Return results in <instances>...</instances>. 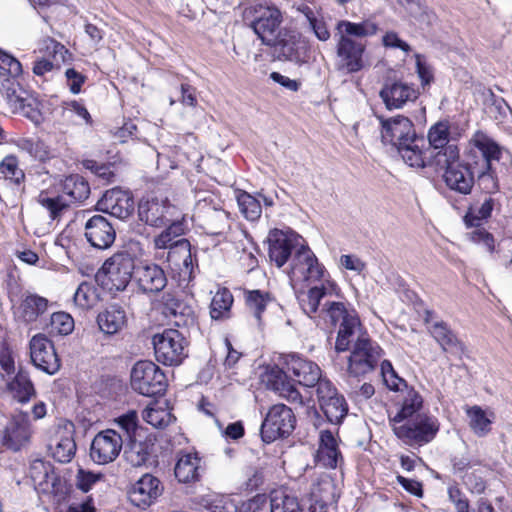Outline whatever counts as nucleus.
<instances>
[{"label": "nucleus", "instance_id": "20", "mask_svg": "<svg viewBox=\"0 0 512 512\" xmlns=\"http://www.w3.org/2000/svg\"><path fill=\"white\" fill-rule=\"evenodd\" d=\"M96 209L113 217L126 219L134 210V200L129 192L113 188L107 190L98 200Z\"/></svg>", "mask_w": 512, "mask_h": 512}, {"label": "nucleus", "instance_id": "43", "mask_svg": "<svg viewBox=\"0 0 512 512\" xmlns=\"http://www.w3.org/2000/svg\"><path fill=\"white\" fill-rule=\"evenodd\" d=\"M233 304V296L227 289H219L210 304V315L214 320L225 319L229 316Z\"/></svg>", "mask_w": 512, "mask_h": 512}, {"label": "nucleus", "instance_id": "34", "mask_svg": "<svg viewBox=\"0 0 512 512\" xmlns=\"http://www.w3.org/2000/svg\"><path fill=\"white\" fill-rule=\"evenodd\" d=\"M202 471V460L197 452L181 453L174 469L175 477L182 483L198 480Z\"/></svg>", "mask_w": 512, "mask_h": 512}, {"label": "nucleus", "instance_id": "16", "mask_svg": "<svg viewBox=\"0 0 512 512\" xmlns=\"http://www.w3.org/2000/svg\"><path fill=\"white\" fill-rule=\"evenodd\" d=\"M135 263L133 256L127 251H120L108 258L102 271L107 278L106 285L110 290L122 291L129 284L132 275H135Z\"/></svg>", "mask_w": 512, "mask_h": 512}, {"label": "nucleus", "instance_id": "63", "mask_svg": "<svg viewBox=\"0 0 512 512\" xmlns=\"http://www.w3.org/2000/svg\"><path fill=\"white\" fill-rule=\"evenodd\" d=\"M470 239L476 244L483 245L489 252L494 251V238L485 229L476 228L470 233Z\"/></svg>", "mask_w": 512, "mask_h": 512}, {"label": "nucleus", "instance_id": "50", "mask_svg": "<svg viewBox=\"0 0 512 512\" xmlns=\"http://www.w3.org/2000/svg\"><path fill=\"white\" fill-rule=\"evenodd\" d=\"M494 208V200L491 197L485 199L481 206L470 207L464 217L467 226H479L482 220L491 216Z\"/></svg>", "mask_w": 512, "mask_h": 512}, {"label": "nucleus", "instance_id": "53", "mask_svg": "<svg viewBox=\"0 0 512 512\" xmlns=\"http://www.w3.org/2000/svg\"><path fill=\"white\" fill-rule=\"evenodd\" d=\"M0 173L6 178L13 181L16 184H20L25 174L21 168H19V161L14 155H7L0 163Z\"/></svg>", "mask_w": 512, "mask_h": 512}, {"label": "nucleus", "instance_id": "1", "mask_svg": "<svg viewBox=\"0 0 512 512\" xmlns=\"http://www.w3.org/2000/svg\"><path fill=\"white\" fill-rule=\"evenodd\" d=\"M320 315L331 325H338L335 349L337 352L351 350L347 372L359 377L371 372L377 365L381 348L363 330L360 319L353 308L343 302L327 300Z\"/></svg>", "mask_w": 512, "mask_h": 512}, {"label": "nucleus", "instance_id": "44", "mask_svg": "<svg viewBox=\"0 0 512 512\" xmlns=\"http://www.w3.org/2000/svg\"><path fill=\"white\" fill-rule=\"evenodd\" d=\"M270 512H303L298 499L283 490H275L270 496Z\"/></svg>", "mask_w": 512, "mask_h": 512}, {"label": "nucleus", "instance_id": "52", "mask_svg": "<svg viewBox=\"0 0 512 512\" xmlns=\"http://www.w3.org/2000/svg\"><path fill=\"white\" fill-rule=\"evenodd\" d=\"M42 50L45 55L52 58V62L58 67L71 59V54L65 46L52 38L43 40Z\"/></svg>", "mask_w": 512, "mask_h": 512}, {"label": "nucleus", "instance_id": "29", "mask_svg": "<svg viewBox=\"0 0 512 512\" xmlns=\"http://www.w3.org/2000/svg\"><path fill=\"white\" fill-rule=\"evenodd\" d=\"M278 59L288 60L298 64L308 61V49L306 45L297 39L296 35L284 32L277 37V43L272 44Z\"/></svg>", "mask_w": 512, "mask_h": 512}, {"label": "nucleus", "instance_id": "42", "mask_svg": "<svg viewBox=\"0 0 512 512\" xmlns=\"http://www.w3.org/2000/svg\"><path fill=\"white\" fill-rule=\"evenodd\" d=\"M245 304L250 313L253 314L257 323H261V314L267 306L272 302L269 293L260 290L245 291Z\"/></svg>", "mask_w": 512, "mask_h": 512}, {"label": "nucleus", "instance_id": "41", "mask_svg": "<svg viewBox=\"0 0 512 512\" xmlns=\"http://www.w3.org/2000/svg\"><path fill=\"white\" fill-rule=\"evenodd\" d=\"M469 418V426L475 435L484 437L491 431L492 419L480 406H472L466 409Z\"/></svg>", "mask_w": 512, "mask_h": 512}, {"label": "nucleus", "instance_id": "45", "mask_svg": "<svg viewBox=\"0 0 512 512\" xmlns=\"http://www.w3.org/2000/svg\"><path fill=\"white\" fill-rule=\"evenodd\" d=\"M98 301V289L92 282H82L74 293V303L82 310L93 308Z\"/></svg>", "mask_w": 512, "mask_h": 512}, {"label": "nucleus", "instance_id": "46", "mask_svg": "<svg viewBox=\"0 0 512 512\" xmlns=\"http://www.w3.org/2000/svg\"><path fill=\"white\" fill-rule=\"evenodd\" d=\"M321 410L332 424H339L347 415L348 406L342 395H338L330 401H326L320 405Z\"/></svg>", "mask_w": 512, "mask_h": 512}, {"label": "nucleus", "instance_id": "55", "mask_svg": "<svg viewBox=\"0 0 512 512\" xmlns=\"http://www.w3.org/2000/svg\"><path fill=\"white\" fill-rule=\"evenodd\" d=\"M124 457L133 467H140L148 460L149 453L145 444L133 442L125 449Z\"/></svg>", "mask_w": 512, "mask_h": 512}, {"label": "nucleus", "instance_id": "33", "mask_svg": "<svg viewBox=\"0 0 512 512\" xmlns=\"http://www.w3.org/2000/svg\"><path fill=\"white\" fill-rule=\"evenodd\" d=\"M48 308V300L37 294H24L16 308V317L24 323L35 322Z\"/></svg>", "mask_w": 512, "mask_h": 512}, {"label": "nucleus", "instance_id": "14", "mask_svg": "<svg viewBox=\"0 0 512 512\" xmlns=\"http://www.w3.org/2000/svg\"><path fill=\"white\" fill-rule=\"evenodd\" d=\"M295 416L291 408L284 404H276L268 410L260 429L265 443L289 436L295 428Z\"/></svg>", "mask_w": 512, "mask_h": 512}, {"label": "nucleus", "instance_id": "3", "mask_svg": "<svg viewBox=\"0 0 512 512\" xmlns=\"http://www.w3.org/2000/svg\"><path fill=\"white\" fill-rule=\"evenodd\" d=\"M377 32V25L365 20L354 23L341 20L337 23L335 37L337 62L336 68L344 73H356L365 67L364 53L366 44L357 41L353 37L364 38Z\"/></svg>", "mask_w": 512, "mask_h": 512}, {"label": "nucleus", "instance_id": "25", "mask_svg": "<svg viewBox=\"0 0 512 512\" xmlns=\"http://www.w3.org/2000/svg\"><path fill=\"white\" fill-rule=\"evenodd\" d=\"M426 413L427 412L424 411V400L420 393L413 387L406 388V390L399 395L396 413L389 414V424L391 426L393 423H396V421L402 422Z\"/></svg>", "mask_w": 512, "mask_h": 512}, {"label": "nucleus", "instance_id": "36", "mask_svg": "<svg viewBox=\"0 0 512 512\" xmlns=\"http://www.w3.org/2000/svg\"><path fill=\"white\" fill-rule=\"evenodd\" d=\"M127 322L126 312L119 305H110L97 316V323L102 332L108 335L118 333Z\"/></svg>", "mask_w": 512, "mask_h": 512}, {"label": "nucleus", "instance_id": "21", "mask_svg": "<svg viewBox=\"0 0 512 512\" xmlns=\"http://www.w3.org/2000/svg\"><path fill=\"white\" fill-rule=\"evenodd\" d=\"M31 435L32 426L28 414L19 412L8 422L1 442L8 449L18 451L30 441Z\"/></svg>", "mask_w": 512, "mask_h": 512}, {"label": "nucleus", "instance_id": "12", "mask_svg": "<svg viewBox=\"0 0 512 512\" xmlns=\"http://www.w3.org/2000/svg\"><path fill=\"white\" fill-rule=\"evenodd\" d=\"M17 77L0 73V93L6 100L11 112L22 113L32 121H38L40 113L37 102L20 86Z\"/></svg>", "mask_w": 512, "mask_h": 512}, {"label": "nucleus", "instance_id": "13", "mask_svg": "<svg viewBox=\"0 0 512 512\" xmlns=\"http://www.w3.org/2000/svg\"><path fill=\"white\" fill-rule=\"evenodd\" d=\"M138 216L142 222L156 228L164 227L181 217L178 208L162 195L143 197L138 204Z\"/></svg>", "mask_w": 512, "mask_h": 512}, {"label": "nucleus", "instance_id": "31", "mask_svg": "<svg viewBox=\"0 0 512 512\" xmlns=\"http://www.w3.org/2000/svg\"><path fill=\"white\" fill-rule=\"evenodd\" d=\"M166 312L173 317L174 325L180 328H190L196 325V314L192 306L171 294L164 295Z\"/></svg>", "mask_w": 512, "mask_h": 512}, {"label": "nucleus", "instance_id": "58", "mask_svg": "<svg viewBox=\"0 0 512 512\" xmlns=\"http://www.w3.org/2000/svg\"><path fill=\"white\" fill-rule=\"evenodd\" d=\"M103 478L104 475L102 473H96L79 468L76 474V487L83 492H88Z\"/></svg>", "mask_w": 512, "mask_h": 512}, {"label": "nucleus", "instance_id": "11", "mask_svg": "<svg viewBox=\"0 0 512 512\" xmlns=\"http://www.w3.org/2000/svg\"><path fill=\"white\" fill-rule=\"evenodd\" d=\"M253 19L250 27L265 45L277 43V37L281 36V23L283 21L280 10L275 6L257 4L251 6L247 12Z\"/></svg>", "mask_w": 512, "mask_h": 512}, {"label": "nucleus", "instance_id": "54", "mask_svg": "<svg viewBox=\"0 0 512 512\" xmlns=\"http://www.w3.org/2000/svg\"><path fill=\"white\" fill-rule=\"evenodd\" d=\"M381 373L384 383L390 390L398 391L401 394L406 388H409L405 380L397 375L389 361L385 360L381 363Z\"/></svg>", "mask_w": 512, "mask_h": 512}, {"label": "nucleus", "instance_id": "40", "mask_svg": "<svg viewBox=\"0 0 512 512\" xmlns=\"http://www.w3.org/2000/svg\"><path fill=\"white\" fill-rule=\"evenodd\" d=\"M63 194L70 198V201L81 202L88 198L90 187L87 181L79 175L68 176L62 185Z\"/></svg>", "mask_w": 512, "mask_h": 512}, {"label": "nucleus", "instance_id": "23", "mask_svg": "<svg viewBox=\"0 0 512 512\" xmlns=\"http://www.w3.org/2000/svg\"><path fill=\"white\" fill-rule=\"evenodd\" d=\"M167 262L171 270L177 273L182 281L189 282L193 274V258L191 245L187 239H180L167 253Z\"/></svg>", "mask_w": 512, "mask_h": 512}, {"label": "nucleus", "instance_id": "61", "mask_svg": "<svg viewBox=\"0 0 512 512\" xmlns=\"http://www.w3.org/2000/svg\"><path fill=\"white\" fill-rule=\"evenodd\" d=\"M315 385H317L316 392L319 405L339 395L337 389L326 378L320 377Z\"/></svg>", "mask_w": 512, "mask_h": 512}, {"label": "nucleus", "instance_id": "30", "mask_svg": "<svg viewBox=\"0 0 512 512\" xmlns=\"http://www.w3.org/2000/svg\"><path fill=\"white\" fill-rule=\"evenodd\" d=\"M135 279L140 289L145 293H158L167 284L163 269L156 264H140L137 266Z\"/></svg>", "mask_w": 512, "mask_h": 512}, {"label": "nucleus", "instance_id": "62", "mask_svg": "<svg viewBox=\"0 0 512 512\" xmlns=\"http://www.w3.org/2000/svg\"><path fill=\"white\" fill-rule=\"evenodd\" d=\"M448 496L455 505L456 512H469V502L457 486H449Z\"/></svg>", "mask_w": 512, "mask_h": 512}, {"label": "nucleus", "instance_id": "19", "mask_svg": "<svg viewBox=\"0 0 512 512\" xmlns=\"http://www.w3.org/2000/svg\"><path fill=\"white\" fill-rule=\"evenodd\" d=\"M301 237L292 231L273 229L267 237L268 256L271 262L280 268L291 256V252L299 245Z\"/></svg>", "mask_w": 512, "mask_h": 512}, {"label": "nucleus", "instance_id": "49", "mask_svg": "<svg viewBox=\"0 0 512 512\" xmlns=\"http://www.w3.org/2000/svg\"><path fill=\"white\" fill-rule=\"evenodd\" d=\"M431 334L444 351L453 350L460 344L454 333L442 322L432 326Z\"/></svg>", "mask_w": 512, "mask_h": 512}, {"label": "nucleus", "instance_id": "26", "mask_svg": "<svg viewBox=\"0 0 512 512\" xmlns=\"http://www.w3.org/2000/svg\"><path fill=\"white\" fill-rule=\"evenodd\" d=\"M85 237L93 247L106 249L115 241L116 232L105 217L94 215L85 224Z\"/></svg>", "mask_w": 512, "mask_h": 512}, {"label": "nucleus", "instance_id": "8", "mask_svg": "<svg viewBox=\"0 0 512 512\" xmlns=\"http://www.w3.org/2000/svg\"><path fill=\"white\" fill-rule=\"evenodd\" d=\"M461 136L459 128L449 121H438L433 124L427 133L429 145L425 147L424 141L421 145V158L423 166L430 167L436 164L439 155H442L450 147H458L455 143Z\"/></svg>", "mask_w": 512, "mask_h": 512}, {"label": "nucleus", "instance_id": "18", "mask_svg": "<svg viewBox=\"0 0 512 512\" xmlns=\"http://www.w3.org/2000/svg\"><path fill=\"white\" fill-rule=\"evenodd\" d=\"M123 445L120 434L112 429L99 432L90 447L91 459L100 465L113 462L119 455Z\"/></svg>", "mask_w": 512, "mask_h": 512}, {"label": "nucleus", "instance_id": "48", "mask_svg": "<svg viewBox=\"0 0 512 512\" xmlns=\"http://www.w3.org/2000/svg\"><path fill=\"white\" fill-rule=\"evenodd\" d=\"M237 203L243 216L250 220H257L261 216V205L260 202L247 192H238Z\"/></svg>", "mask_w": 512, "mask_h": 512}, {"label": "nucleus", "instance_id": "6", "mask_svg": "<svg viewBox=\"0 0 512 512\" xmlns=\"http://www.w3.org/2000/svg\"><path fill=\"white\" fill-rule=\"evenodd\" d=\"M193 221L206 234L222 235L230 228V214L213 194L199 196L194 207Z\"/></svg>", "mask_w": 512, "mask_h": 512}, {"label": "nucleus", "instance_id": "35", "mask_svg": "<svg viewBox=\"0 0 512 512\" xmlns=\"http://www.w3.org/2000/svg\"><path fill=\"white\" fill-rule=\"evenodd\" d=\"M267 386L289 402L302 404L301 394L280 369L274 368L270 371Z\"/></svg>", "mask_w": 512, "mask_h": 512}, {"label": "nucleus", "instance_id": "64", "mask_svg": "<svg viewBox=\"0 0 512 512\" xmlns=\"http://www.w3.org/2000/svg\"><path fill=\"white\" fill-rule=\"evenodd\" d=\"M470 239L476 244L483 245L489 252L494 251V238L485 229L476 228L470 233Z\"/></svg>", "mask_w": 512, "mask_h": 512}, {"label": "nucleus", "instance_id": "28", "mask_svg": "<svg viewBox=\"0 0 512 512\" xmlns=\"http://www.w3.org/2000/svg\"><path fill=\"white\" fill-rule=\"evenodd\" d=\"M315 460L325 468L335 469L342 466L343 456L339 449L338 439L331 431H320Z\"/></svg>", "mask_w": 512, "mask_h": 512}, {"label": "nucleus", "instance_id": "5", "mask_svg": "<svg viewBox=\"0 0 512 512\" xmlns=\"http://www.w3.org/2000/svg\"><path fill=\"white\" fill-rule=\"evenodd\" d=\"M435 171H444L446 186L459 194H470L474 186V172L469 164L460 161L459 147H450L438 156L436 164L430 166Z\"/></svg>", "mask_w": 512, "mask_h": 512}, {"label": "nucleus", "instance_id": "9", "mask_svg": "<svg viewBox=\"0 0 512 512\" xmlns=\"http://www.w3.org/2000/svg\"><path fill=\"white\" fill-rule=\"evenodd\" d=\"M130 381L134 391L148 397L163 394L167 387L164 372L149 360H141L134 364L131 369Z\"/></svg>", "mask_w": 512, "mask_h": 512}, {"label": "nucleus", "instance_id": "60", "mask_svg": "<svg viewBox=\"0 0 512 512\" xmlns=\"http://www.w3.org/2000/svg\"><path fill=\"white\" fill-rule=\"evenodd\" d=\"M119 427L126 433L128 438H132L138 427V416L136 411L131 410L121 415L116 420Z\"/></svg>", "mask_w": 512, "mask_h": 512}, {"label": "nucleus", "instance_id": "7", "mask_svg": "<svg viewBox=\"0 0 512 512\" xmlns=\"http://www.w3.org/2000/svg\"><path fill=\"white\" fill-rule=\"evenodd\" d=\"M394 435L412 448L422 447L433 441L439 432L438 419L426 413L391 425Z\"/></svg>", "mask_w": 512, "mask_h": 512}, {"label": "nucleus", "instance_id": "56", "mask_svg": "<svg viewBox=\"0 0 512 512\" xmlns=\"http://www.w3.org/2000/svg\"><path fill=\"white\" fill-rule=\"evenodd\" d=\"M50 327L52 333L68 335L74 329V320L66 312H55L51 315Z\"/></svg>", "mask_w": 512, "mask_h": 512}, {"label": "nucleus", "instance_id": "4", "mask_svg": "<svg viewBox=\"0 0 512 512\" xmlns=\"http://www.w3.org/2000/svg\"><path fill=\"white\" fill-rule=\"evenodd\" d=\"M378 118L381 123L382 141L397 147L403 161L410 167H422L420 143L423 139L417 137L412 121L401 115L389 119Z\"/></svg>", "mask_w": 512, "mask_h": 512}, {"label": "nucleus", "instance_id": "2", "mask_svg": "<svg viewBox=\"0 0 512 512\" xmlns=\"http://www.w3.org/2000/svg\"><path fill=\"white\" fill-rule=\"evenodd\" d=\"M289 278L293 287L307 282L315 284L305 292L298 293L303 311L310 317L316 313L320 302L337 293L336 283L326 277V271L308 246L300 245L292 258Z\"/></svg>", "mask_w": 512, "mask_h": 512}, {"label": "nucleus", "instance_id": "39", "mask_svg": "<svg viewBox=\"0 0 512 512\" xmlns=\"http://www.w3.org/2000/svg\"><path fill=\"white\" fill-rule=\"evenodd\" d=\"M166 226L167 228L154 238L153 243L156 249H168L170 251L174 244L182 239L184 226L180 218L174 219Z\"/></svg>", "mask_w": 512, "mask_h": 512}, {"label": "nucleus", "instance_id": "32", "mask_svg": "<svg viewBox=\"0 0 512 512\" xmlns=\"http://www.w3.org/2000/svg\"><path fill=\"white\" fill-rule=\"evenodd\" d=\"M294 7L306 19L309 28L313 31L318 40L327 41L330 38V32L320 7L303 1L296 2Z\"/></svg>", "mask_w": 512, "mask_h": 512}, {"label": "nucleus", "instance_id": "24", "mask_svg": "<svg viewBox=\"0 0 512 512\" xmlns=\"http://www.w3.org/2000/svg\"><path fill=\"white\" fill-rule=\"evenodd\" d=\"M419 96L413 84L401 80L385 84L380 91L385 106L389 109H400L408 102H414Z\"/></svg>", "mask_w": 512, "mask_h": 512}, {"label": "nucleus", "instance_id": "37", "mask_svg": "<svg viewBox=\"0 0 512 512\" xmlns=\"http://www.w3.org/2000/svg\"><path fill=\"white\" fill-rule=\"evenodd\" d=\"M49 450L52 457L60 463H68L76 452V443L71 431H59L51 444Z\"/></svg>", "mask_w": 512, "mask_h": 512}, {"label": "nucleus", "instance_id": "59", "mask_svg": "<svg viewBox=\"0 0 512 512\" xmlns=\"http://www.w3.org/2000/svg\"><path fill=\"white\" fill-rule=\"evenodd\" d=\"M0 69L6 71V75L18 77L22 74L21 63L11 54L0 49Z\"/></svg>", "mask_w": 512, "mask_h": 512}, {"label": "nucleus", "instance_id": "51", "mask_svg": "<svg viewBox=\"0 0 512 512\" xmlns=\"http://www.w3.org/2000/svg\"><path fill=\"white\" fill-rule=\"evenodd\" d=\"M142 417L145 422L155 428H165L173 419L171 413L167 409L158 406L147 407L143 411Z\"/></svg>", "mask_w": 512, "mask_h": 512}, {"label": "nucleus", "instance_id": "47", "mask_svg": "<svg viewBox=\"0 0 512 512\" xmlns=\"http://www.w3.org/2000/svg\"><path fill=\"white\" fill-rule=\"evenodd\" d=\"M312 500L321 508L335 501L334 484L328 477L321 478L311 488Z\"/></svg>", "mask_w": 512, "mask_h": 512}, {"label": "nucleus", "instance_id": "27", "mask_svg": "<svg viewBox=\"0 0 512 512\" xmlns=\"http://www.w3.org/2000/svg\"><path fill=\"white\" fill-rule=\"evenodd\" d=\"M283 364L288 372H291L297 381L306 387H312L319 381L321 370L319 366L297 354H288L283 357Z\"/></svg>", "mask_w": 512, "mask_h": 512}, {"label": "nucleus", "instance_id": "15", "mask_svg": "<svg viewBox=\"0 0 512 512\" xmlns=\"http://www.w3.org/2000/svg\"><path fill=\"white\" fill-rule=\"evenodd\" d=\"M483 156V170L478 174V184L486 193H493L498 190V182L491 172V161L499 160L501 149L499 145L485 133L478 131L470 140Z\"/></svg>", "mask_w": 512, "mask_h": 512}, {"label": "nucleus", "instance_id": "57", "mask_svg": "<svg viewBox=\"0 0 512 512\" xmlns=\"http://www.w3.org/2000/svg\"><path fill=\"white\" fill-rule=\"evenodd\" d=\"M37 201L50 213V217L52 219L58 218L68 205L62 200L61 197H50L46 192H41L37 198Z\"/></svg>", "mask_w": 512, "mask_h": 512}, {"label": "nucleus", "instance_id": "17", "mask_svg": "<svg viewBox=\"0 0 512 512\" xmlns=\"http://www.w3.org/2000/svg\"><path fill=\"white\" fill-rule=\"evenodd\" d=\"M30 357L35 367L49 375L57 373L61 367L53 343L41 333L30 340Z\"/></svg>", "mask_w": 512, "mask_h": 512}, {"label": "nucleus", "instance_id": "22", "mask_svg": "<svg viewBox=\"0 0 512 512\" xmlns=\"http://www.w3.org/2000/svg\"><path fill=\"white\" fill-rule=\"evenodd\" d=\"M163 492V486L158 478L146 473L138 479L128 491L131 503L145 509L152 505Z\"/></svg>", "mask_w": 512, "mask_h": 512}, {"label": "nucleus", "instance_id": "38", "mask_svg": "<svg viewBox=\"0 0 512 512\" xmlns=\"http://www.w3.org/2000/svg\"><path fill=\"white\" fill-rule=\"evenodd\" d=\"M8 390L12 397L20 403H27L36 396V390L24 371H19L16 376L8 383Z\"/></svg>", "mask_w": 512, "mask_h": 512}, {"label": "nucleus", "instance_id": "10", "mask_svg": "<svg viewBox=\"0 0 512 512\" xmlns=\"http://www.w3.org/2000/svg\"><path fill=\"white\" fill-rule=\"evenodd\" d=\"M152 344L157 361L164 365H179L187 357L188 343L179 330L165 329L155 334Z\"/></svg>", "mask_w": 512, "mask_h": 512}]
</instances>
